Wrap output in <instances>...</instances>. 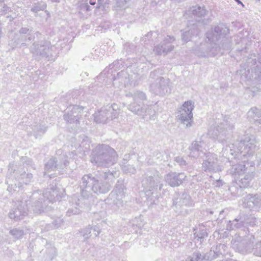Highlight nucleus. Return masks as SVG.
<instances>
[{"instance_id":"1","label":"nucleus","mask_w":261,"mask_h":261,"mask_svg":"<svg viewBox=\"0 0 261 261\" xmlns=\"http://www.w3.org/2000/svg\"><path fill=\"white\" fill-rule=\"evenodd\" d=\"M231 121L227 117L219 115L210 127L207 135L222 144L223 155L228 160L230 159L229 155L233 156L230 158L231 167L228 172L235 181L242 177L246 169H250L254 165L253 161H249L254 152L255 145L254 140L249 138L235 144H228L229 132L234 128Z\"/></svg>"},{"instance_id":"2","label":"nucleus","mask_w":261,"mask_h":261,"mask_svg":"<svg viewBox=\"0 0 261 261\" xmlns=\"http://www.w3.org/2000/svg\"><path fill=\"white\" fill-rule=\"evenodd\" d=\"M64 192L63 191L62 193L60 194L56 186L47 189L43 192L40 190L34 192L31 196L30 200L25 201V206L22 201L18 202L17 207L12 209L9 212V217L15 221L20 220L27 215L29 209H31L35 213H40L43 211V202L47 200L50 202H53L56 199L58 200L63 197Z\"/></svg>"},{"instance_id":"3","label":"nucleus","mask_w":261,"mask_h":261,"mask_svg":"<svg viewBox=\"0 0 261 261\" xmlns=\"http://www.w3.org/2000/svg\"><path fill=\"white\" fill-rule=\"evenodd\" d=\"M115 178L114 173L104 172L99 176H92L91 174H86L83 176L80 182L81 195L83 199L88 198L92 194V192L95 193L105 194L110 190L111 184Z\"/></svg>"},{"instance_id":"4","label":"nucleus","mask_w":261,"mask_h":261,"mask_svg":"<svg viewBox=\"0 0 261 261\" xmlns=\"http://www.w3.org/2000/svg\"><path fill=\"white\" fill-rule=\"evenodd\" d=\"M127 97H133V101L127 106V109L136 115L142 117V118L148 119H153L156 112L152 105H143L142 104L144 101L146 100V94L143 91L136 90L132 92H128L126 94Z\"/></svg>"},{"instance_id":"5","label":"nucleus","mask_w":261,"mask_h":261,"mask_svg":"<svg viewBox=\"0 0 261 261\" xmlns=\"http://www.w3.org/2000/svg\"><path fill=\"white\" fill-rule=\"evenodd\" d=\"M117 157L113 148L106 144H99L93 150L91 161L97 166L108 167L116 162Z\"/></svg>"},{"instance_id":"6","label":"nucleus","mask_w":261,"mask_h":261,"mask_svg":"<svg viewBox=\"0 0 261 261\" xmlns=\"http://www.w3.org/2000/svg\"><path fill=\"white\" fill-rule=\"evenodd\" d=\"M155 72L154 71L150 73V78L154 80H150V91L154 94L162 96L170 93L171 87L170 80L162 76L155 78Z\"/></svg>"},{"instance_id":"7","label":"nucleus","mask_w":261,"mask_h":261,"mask_svg":"<svg viewBox=\"0 0 261 261\" xmlns=\"http://www.w3.org/2000/svg\"><path fill=\"white\" fill-rule=\"evenodd\" d=\"M161 178L158 173L152 176H147L142 181V185L145 191L146 195L150 198L151 196L155 197V199L159 198L158 190L160 191L162 188L163 185L160 184Z\"/></svg>"},{"instance_id":"8","label":"nucleus","mask_w":261,"mask_h":261,"mask_svg":"<svg viewBox=\"0 0 261 261\" xmlns=\"http://www.w3.org/2000/svg\"><path fill=\"white\" fill-rule=\"evenodd\" d=\"M118 110V106L116 103L103 107L95 113L94 120L97 123H105L109 119L115 118L119 113Z\"/></svg>"},{"instance_id":"9","label":"nucleus","mask_w":261,"mask_h":261,"mask_svg":"<svg viewBox=\"0 0 261 261\" xmlns=\"http://www.w3.org/2000/svg\"><path fill=\"white\" fill-rule=\"evenodd\" d=\"M206 139L205 137L202 136L199 140L191 143L189 147L190 158L197 159L202 158L207 154L206 149L209 147V145L206 142Z\"/></svg>"},{"instance_id":"10","label":"nucleus","mask_w":261,"mask_h":261,"mask_svg":"<svg viewBox=\"0 0 261 261\" xmlns=\"http://www.w3.org/2000/svg\"><path fill=\"white\" fill-rule=\"evenodd\" d=\"M231 243L232 247L242 253L252 252L254 255L261 256V241L256 244L255 248L252 249L251 248L250 244H248L244 247V243L239 236H236L234 238H233Z\"/></svg>"},{"instance_id":"11","label":"nucleus","mask_w":261,"mask_h":261,"mask_svg":"<svg viewBox=\"0 0 261 261\" xmlns=\"http://www.w3.org/2000/svg\"><path fill=\"white\" fill-rule=\"evenodd\" d=\"M194 108V102L191 100H188L185 102L178 111V119L187 127L191 126L193 119L192 111Z\"/></svg>"},{"instance_id":"12","label":"nucleus","mask_w":261,"mask_h":261,"mask_svg":"<svg viewBox=\"0 0 261 261\" xmlns=\"http://www.w3.org/2000/svg\"><path fill=\"white\" fill-rule=\"evenodd\" d=\"M206 159L202 163V169L205 172H219L223 170V166L219 163L217 155L214 153L207 152Z\"/></svg>"},{"instance_id":"13","label":"nucleus","mask_w":261,"mask_h":261,"mask_svg":"<svg viewBox=\"0 0 261 261\" xmlns=\"http://www.w3.org/2000/svg\"><path fill=\"white\" fill-rule=\"evenodd\" d=\"M126 189L121 181L118 180L116 184L114 189L111 192L110 196L113 199L114 202L118 206L122 205L123 199L125 196L124 191Z\"/></svg>"},{"instance_id":"14","label":"nucleus","mask_w":261,"mask_h":261,"mask_svg":"<svg viewBox=\"0 0 261 261\" xmlns=\"http://www.w3.org/2000/svg\"><path fill=\"white\" fill-rule=\"evenodd\" d=\"M82 110V109L79 106H70L67 108V111L64 115V120L68 123H74L77 125L79 123V114Z\"/></svg>"},{"instance_id":"15","label":"nucleus","mask_w":261,"mask_h":261,"mask_svg":"<svg viewBox=\"0 0 261 261\" xmlns=\"http://www.w3.org/2000/svg\"><path fill=\"white\" fill-rule=\"evenodd\" d=\"M186 176L184 173L171 172L164 176L165 182L172 187H178L182 182Z\"/></svg>"},{"instance_id":"16","label":"nucleus","mask_w":261,"mask_h":261,"mask_svg":"<svg viewBox=\"0 0 261 261\" xmlns=\"http://www.w3.org/2000/svg\"><path fill=\"white\" fill-rule=\"evenodd\" d=\"M13 176L17 180L21 181L25 185L28 184L32 181L33 175L32 173H26L23 167L20 166L16 169H13L12 167H10L9 168V172L12 173L13 170Z\"/></svg>"},{"instance_id":"17","label":"nucleus","mask_w":261,"mask_h":261,"mask_svg":"<svg viewBox=\"0 0 261 261\" xmlns=\"http://www.w3.org/2000/svg\"><path fill=\"white\" fill-rule=\"evenodd\" d=\"M254 175L255 171L253 166L250 169H246L245 173L243 174L242 177L237 179L235 182L240 188H247L250 186Z\"/></svg>"},{"instance_id":"18","label":"nucleus","mask_w":261,"mask_h":261,"mask_svg":"<svg viewBox=\"0 0 261 261\" xmlns=\"http://www.w3.org/2000/svg\"><path fill=\"white\" fill-rule=\"evenodd\" d=\"M57 161L54 158H51L45 165V171H44V175H47L50 178L56 176V173H55L54 175L51 174H49V172L52 171H56V170H58L60 169H63L64 167H66L68 162L67 161L66 159H65L63 163L62 164H57Z\"/></svg>"},{"instance_id":"19","label":"nucleus","mask_w":261,"mask_h":261,"mask_svg":"<svg viewBox=\"0 0 261 261\" xmlns=\"http://www.w3.org/2000/svg\"><path fill=\"white\" fill-rule=\"evenodd\" d=\"M83 199L79 198V197L76 195H73L71 199L69 200L71 203V207L68 209L66 213V215L68 216H71L73 215H76L80 213L81 210L80 208L82 207V204Z\"/></svg>"},{"instance_id":"20","label":"nucleus","mask_w":261,"mask_h":261,"mask_svg":"<svg viewBox=\"0 0 261 261\" xmlns=\"http://www.w3.org/2000/svg\"><path fill=\"white\" fill-rule=\"evenodd\" d=\"M244 206L249 208L255 206L259 207L261 206V195L255 194L253 195L251 194H247L244 197Z\"/></svg>"},{"instance_id":"21","label":"nucleus","mask_w":261,"mask_h":261,"mask_svg":"<svg viewBox=\"0 0 261 261\" xmlns=\"http://www.w3.org/2000/svg\"><path fill=\"white\" fill-rule=\"evenodd\" d=\"M173 204L177 208L178 206H192L193 201L189 195L182 193L179 198L173 200Z\"/></svg>"},{"instance_id":"22","label":"nucleus","mask_w":261,"mask_h":261,"mask_svg":"<svg viewBox=\"0 0 261 261\" xmlns=\"http://www.w3.org/2000/svg\"><path fill=\"white\" fill-rule=\"evenodd\" d=\"M247 117L250 122H261V110L256 108H251L247 113Z\"/></svg>"},{"instance_id":"23","label":"nucleus","mask_w":261,"mask_h":261,"mask_svg":"<svg viewBox=\"0 0 261 261\" xmlns=\"http://www.w3.org/2000/svg\"><path fill=\"white\" fill-rule=\"evenodd\" d=\"M244 220V218L240 217L239 219H235L233 221H229L228 224H227L226 229L231 230L245 226Z\"/></svg>"},{"instance_id":"24","label":"nucleus","mask_w":261,"mask_h":261,"mask_svg":"<svg viewBox=\"0 0 261 261\" xmlns=\"http://www.w3.org/2000/svg\"><path fill=\"white\" fill-rule=\"evenodd\" d=\"M32 129L33 130V135L36 138H37L38 137L43 135L45 133L47 127L43 125L38 124L33 126Z\"/></svg>"},{"instance_id":"25","label":"nucleus","mask_w":261,"mask_h":261,"mask_svg":"<svg viewBox=\"0 0 261 261\" xmlns=\"http://www.w3.org/2000/svg\"><path fill=\"white\" fill-rule=\"evenodd\" d=\"M213 248L214 249L215 252L218 256H220V255H225L228 253V247L225 244H219Z\"/></svg>"},{"instance_id":"26","label":"nucleus","mask_w":261,"mask_h":261,"mask_svg":"<svg viewBox=\"0 0 261 261\" xmlns=\"http://www.w3.org/2000/svg\"><path fill=\"white\" fill-rule=\"evenodd\" d=\"M10 234L15 240L21 239L24 235V231L20 228H13L10 231Z\"/></svg>"},{"instance_id":"27","label":"nucleus","mask_w":261,"mask_h":261,"mask_svg":"<svg viewBox=\"0 0 261 261\" xmlns=\"http://www.w3.org/2000/svg\"><path fill=\"white\" fill-rule=\"evenodd\" d=\"M219 257L217 253L215 252L214 249L212 247L211 250L207 253L203 255L204 260H212L217 257Z\"/></svg>"},{"instance_id":"28","label":"nucleus","mask_w":261,"mask_h":261,"mask_svg":"<svg viewBox=\"0 0 261 261\" xmlns=\"http://www.w3.org/2000/svg\"><path fill=\"white\" fill-rule=\"evenodd\" d=\"M57 255V250L55 247H51L47 250L46 257L45 259L46 261H51Z\"/></svg>"},{"instance_id":"29","label":"nucleus","mask_w":261,"mask_h":261,"mask_svg":"<svg viewBox=\"0 0 261 261\" xmlns=\"http://www.w3.org/2000/svg\"><path fill=\"white\" fill-rule=\"evenodd\" d=\"M240 72V74H242L241 78L242 81H249L251 80L252 77H253L252 74H250V70L249 69H247L245 68L244 70H241Z\"/></svg>"},{"instance_id":"30","label":"nucleus","mask_w":261,"mask_h":261,"mask_svg":"<svg viewBox=\"0 0 261 261\" xmlns=\"http://www.w3.org/2000/svg\"><path fill=\"white\" fill-rule=\"evenodd\" d=\"M92 229V227L91 225H89L88 227H86L81 230V232L82 235L85 240H87L90 237Z\"/></svg>"},{"instance_id":"31","label":"nucleus","mask_w":261,"mask_h":261,"mask_svg":"<svg viewBox=\"0 0 261 261\" xmlns=\"http://www.w3.org/2000/svg\"><path fill=\"white\" fill-rule=\"evenodd\" d=\"M121 168L123 171L125 173L135 174L136 171V169L135 167L129 164L126 165H123L121 166Z\"/></svg>"},{"instance_id":"32","label":"nucleus","mask_w":261,"mask_h":261,"mask_svg":"<svg viewBox=\"0 0 261 261\" xmlns=\"http://www.w3.org/2000/svg\"><path fill=\"white\" fill-rule=\"evenodd\" d=\"M190 261H202L204 260L203 255H202L199 252H195L193 255L188 257Z\"/></svg>"},{"instance_id":"33","label":"nucleus","mask_w":261,"mask_h":261,"mask_svg":"<svg viewBox=\"0 0 261 261\" xmlns=\"http://www.w3.org/2000/svg\"><path fill=\"white\" fill-rule=\"evenodd\" d=\"M196 238L199 239H203L207 236V233L205 229H202L199 232L194 233Z\"/></svg>"},{"instance_id":"34","label":"nucleus","mask_w":261,"mask_h":261,"mask_svg":"<svg viewBox=\"0 0 261 261\" xmlns=\"http://www.w3.org/2000/svg\"><path fill=\"white\" fill-rule=\"evenodd\" d=\"M174 161L181 167H183L187 165L186 161L182 156H178L175 157L174 158Z\"/></svg>"},{"instance_id":"35","label":"nucleus","mask_w":261,"mask_h":261,"mask_svg":"<svg viewBox=\"0 0 261 261\" xmlns=\"http://www.w3.org/2000/svg\"><path fill=\"white\" fill-rule=\"evenodd\" d=\"M63 220L61 218H58L53 222V224L55 228H58L60 227L63 225Z\"/></svg>"},{"instance_id":"36","label":"nucleus","mask_w":261,"mask_h":261,"mask_svg":"<svg viewBox=\"0 0 261 261\" xmlns=\"http://www.w3.org/2000/svg\"><path fill=\"white\" fill-rule=\"evenodd\" d=\"M229 191L231 193V194L234 195L236 196L238 192L239 191V189L238 188H237L235 186H232L230 187L228 189Z\"/></svg>"},{"instance_id":"37","label":"nucleus","mask_w":261,"mask_h":261,"mask_svg":"<svg viewBox=\"0 0 261 261\" xmlns=\"http://www.w3.org/2000/svg\"><path fill=\"white\" fill-rule=\"evenodd\" d=\"M92 227V229L93 231L95 232V237H97L99 233H100V229L99 227L96 225L91 226Z\"/></svg>"},{"instance_id":"38","label":"nucleus","mask_w":261,"mask_h":261,"mask_svg":"<svg viewBox=\"0 0 261 261\" xmlns=\"http://www.w3.org/2000/svg\"><path fill=\"white\" fill-rule=\"evenodd\" d=\"M22 161L23 162H25V164L28 165H30L31 166H32V161L30 159L27 158L26 157H22Z\"/></svg>"},{"instance_id":"39","label":"nucleus","mask_w":261,"mask_h":261,"mask_svg":"<svg viewBox=\"0 0 261 261\" xmlns=\"http://www.w3.org/2000/svg\"><path fill=\"white\" fill-rule=\"evenodd\" d=\"M223 184V182L221 179L216 180L213 182V185L216 187H221Z\"/></svg>"},{"instance_id":"40","label":"nucleus","mask_w":261,"mask_h":261,"mask_svg":"<svg viewBox=\"0 0 261 261\" xmlns=\"http://www.w3.org/2000/svg\"><path fill=\"white\" fill-rule=\"evenodd\" d=\"M105 215V214L104 212H100L98 213H95L94 214V218L97 220H99L100 219L98 218V217H100V219L102 218V217H104Z\"/></svg>"},{"instance_id":"41","label":"nucleus","mask_w":261,"mask_h":261,"mask_svg":"<svg viewBox=\"0 0 261 261\" xmlns=\"http://www.w3.org/2000/svg\"><path fill=\"white\" fill-rule=\"evenodd\" d=\"M74 154H75V150H73V151H71V153H69L70 157L73 158L74 156Z\"/></svg>"},{"instance_id":"42","label":"nucleus","mask_w":261,"mask_h":261,"mask_svg":"<svg viewBox=\"0 0 261 261\" xmlns=\"http://www.w3.org/2000/svg\"><path fill=\"white\" fill-rule=\"evenodd\" d=\"M80 144H75L74 145V148H76L77 147H79L80 146Z\"/></svg>"},{"instance_id":"43","label":"nucleus","mask_w":261,"mask_h":261,"mask_svg":"<svg viewBox=\"0 0 261 261\" xmlns=\"http://www.w3.org/2000/svg\"><path fill=\"white\" fill-rule=\"evenodd\" d=\"M10 190H11V188L10 186L9 185L8 187V190L10 191Z\"/></svg>"},{"instance_id":"44","label":"nucleus","mask_w":261,"mask_h":261,"mask_svg":"<svg viewBox=\"0 0 261 261\" xmlns=\"http://www.w3.org/2000/svg\"><path fill=\"white\" fill-rule=\"evenodd\" d=\"M151 203L155 204V200H153V202H151Z\"/></svg>"},{"instance_id":"45","label":"nucleus","mask_w":261,"mask_h":261,"mask_svg":"<svg viewBox=\"0 0 261 261\" xmlns=\"http://www.w3.org/2000/svg\"><path fill=\"white\" fill-rule=\"evenodd\" d=\"M224 212V210H222L220 213V214H221L222 213Z\"/></svg>"},{"instance_id":"46","label":"nucleus","mask_w":261,"mask_h":261,"mask_svg":"<svg viewBox=\"0 0 261 261\" xmlns=\"http://www.w3.org/2000/svg\"><path fill=\"white\" fill-rule=\"evenodd\" d=\"M9 178H8V179L7 180V184H9Z\"/></svg>"},{"instance_id":"47","label":"nucleus","mask_w":261,"mask_h":261,"mask_svg":"<svg viewBox=\"0 0 261 261\" xmlns=\"http://www.w3.org/2000/svg\"><path fill=\"white\" fill-rule=\"evenodd\" d=\"M60 152H61V151L59 150L58 151V153H59Z\"/></svg>"}]
</instances>
